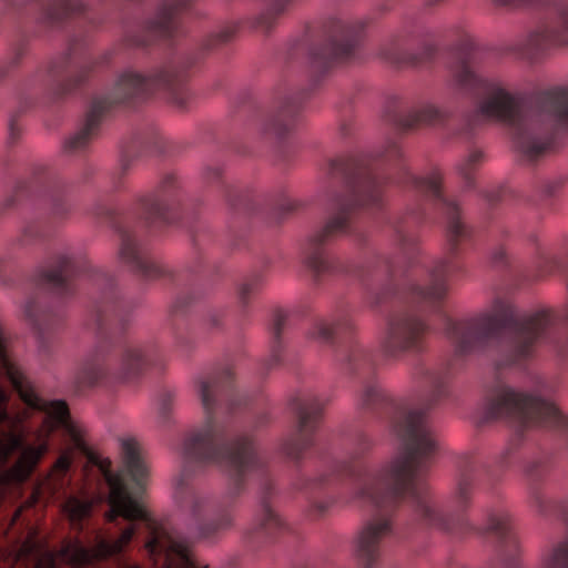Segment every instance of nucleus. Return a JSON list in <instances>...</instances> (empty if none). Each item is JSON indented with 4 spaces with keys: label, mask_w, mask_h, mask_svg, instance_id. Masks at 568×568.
<instances>
[{
    "label": "nucleus",
    "mask_w": 568,
    "mask_h": 568,
    "mask_svg": "<svg viewBox=\"0 0 568 568\" xmlns=\"http://www.w3.org/2000/svg\"><path fill=\"white\" fill-rule=\"evenodd\" d=\"M87 458H88V460H89L91 464H93V465H95V466L98 465V463H99V460H100L99 456H98L97 454L92 453V452H88V453H87Z\"/></svg>",
    "instance_id": "obj_39"
},
{
    "label": "nucleus",
    "mask_w": 568,
    "mask_h": 568,
    "mask_svg": "<svg viewBox=\"0 0 568 568\" xmlns=\"http://www.w3.org/2000/svg\"><path fill=\"white\" fill-rule=\"evenodd\" d=\"M253 456L252 443L245 438L234 443L227 455V460L237 473H241L246 465L252 463Z\"/></svg>",
    "instance_id": "obj_13"
},
{
    "label": "nucleus",
    "mask_w": 568,
    "mask_h": 568,
    "mask_svg": "<svg viewBox=\"0 0 568 568\" xmlns=\"http://www.w3.org/2000/svg\"><path fill=\"white\" fill-rule=\"evenodd\" d=\"M424 327L420 323H413L405 325L403 327H398L397 331L392 335L389 339V344H397L400 335L409 333L416 336L418 333L423 332Z\"/></svg>",
    "instance_id": "obj_22"
},
{
    "label": "nucleus",
    "mask_w": 568,
    "mask_h": 568,
    "mask_svg": "<svg viewBox=\"0 0 568 568\" xmlns=\"http://www.w3.org/2000/svg\"><path fill=\"white\" fill-rule=\"evenodd\" d=\"M202 398L205 405L209 404V384L202 383Z\"/></svg>",
    "instance_id": "obj_38"
},
{
    "label": "nucleus",
    "mask_w": 568,
    "mask_h": 568,
    "mask_svg": "<svg viewBox=\"0 0 568 568\" xmlns=\"http://www.w3.org/2000/svg\"><path fill=\"white\" fill-rule=\"evenodd\" d=\"M549 148V144H532L525 150V155L528 160L534 161L542 155Z\"/></svg>",
    "instance_id": "obj_26"
},
{
    "label": "nucleus",
    "mask_w": 568,
    "mask_h": 568,
    "mask_svg": "<svg viewBox=\"0 0 568 568\" xmlns=\"http://www.w3.org/2000/svg\"><path fill=\"white\" fill-rule=\"evenodd\" d=\"M118 516H121L120 515V509L115 508V507H112V509L106 514V520L108 521H113V520H115V518Z\"/></svg>",
    "instance_id": "obj_35"
},
{
    "label": "nucleus",
    "mask_w": 568,
    "mask_h": 568,
    "mask_svg": "<svg viewBox=\"0 0 568 568\" xmlns=\"http://www.w3.org/2000/svg\"><path fill=\"white\" fill-rule=\"evenodd\" d=\"M50 416L57 419L60 424H67L70 418V412L68 404L64 400H54L49 404Z\"/></svg>",
    "instance_id": "obj_21"
},
{
    "label": "nucleus",
    "mask_w": 568,
    "mask_h": 568,
    "mask_svg": "<svg viewBox=\"0 0 568 568\" xmlns=\"http://www.w3.org/2000/svg\"><path fill=\"white\" fill-rule=\"evenodd\" d=\"M205 439H206V437H205V436H203V435H196V436H194V437L191 439L193 448L195 449L197 446H200L202 443H204V442H205Z\"/></svg>",
    "instance_id": "obj_36"
},
{
    "label": "nucleus",
    "mask_w": 568,
    "mask_h": 568,
    "mask_svg": "<svg viewBox=\"0 0 568 568\" xmlns=\"http://www.w3.org/2000/svg\"><path fill=\"white\" fill-rule=\"evenodd\" d=\"M463 226L460 224L458 215H453L452 221L449 223V233L452 240H455L458 235L462 234Z\"/></svg>",
    "instance_id": "obj_29"
},
{
    "label": "nucleus",
    "mask_w": 568,
    "mask_h": 568,
    "mask_svg": "<svg viewBox=\"0 0 568 568\" xmlns=\"http://www.w3.org/2000/svg\"><path fill=\"white\" fill-rule=\"evenodd\" d=\"M445 293H446L445 287L439 286L438 288H436V292L434 293V297L435 298H442V297L445 296Z\"/></svg>",
    "instance_id": "obj_42"
},
{
    "label": "nucleus",
    "mask_w": 568,
    "mask_h": 568,
    "mask_svg": "<svg viewBox=\"0 0 568 568\" xmlns=\"http://www.w3.org/2000/svg\"><path fill=\"white\" fill-rule=\"evenodd\" d=\"M105 109V104L101 101L93 103L92 109L88 114L84 129L68 141L67 146L70 150H78L87 144L92 130L98 126L99 120Z\"/></svg>",
    "instance_id": "obj_12"
},
{
    "label": "nucleus",
    "mask_w": 568,
    "mask_h": 568,
    "mask_svg": "<svg viewBox=\"0 0 568 568\" xmlns=\"http://www.w3.org/2000/svg\"><path fill=\"white\" fill-rule=\"evenodd\" d=\"M95 381H88L90 385H93Z\"/></svg>",
    "instance_id": "obj_51"
},
{
    "label": "nucleus",
    "mask_w": 568,
    "mask_h": 568,
    "mask_svg": "<svg viewBox=\"0 0 568 568\" xmlns=\"http://www.w3.org/2000/svg\"><path fill=\"white\" fill-rule=\"evenodd\" d=\"M47 450L45 444L22 448L18 459L7 469L6 478L11 483H24L34 471Z\"/></svg>",
    "instance_id": "obj_7"
},
{
    "label": "nucleus",
    "mask_w": 568,
    "mask_h": 568,
    "mask_svg": "<svg viewBox=\"0 0 568 568\" xmlns=\"http://www.w3.org/2000/svg\"><path fill=\"white\" fill-rule=\"evenodd\" d=\"M545 99L552 105L558 116L568 115V90L558 88L546 92Z\"/></svg>",
    "instance_id": "obj_19"
},
{
    "label": "nucleus",
    "mask_w": 568,
    "mask_h": 568,
    "mask_svg": "<svg viewBox=\"0 0 568 568\" xmlns=\"http://www.w3.org/2000/svg\"><path fill=\"white\" fill-rule=\"evenodd\" d=\"M60 4L63 7L65 14L80 13L85 8L81 0H60Z\"/></svg>",
    "instance_id": "obj_25"
},
{
    "label": "nucleus",
    "mask_w": 568,
    "mask_h": 568,
    "mask_svg": "<svg viewBox=\"0 0 568 568\" xmlns=\"http://www.w3.org/2000/svg\"><path fill=\"white\" fill-rule=\"evenodd\" d=\"M395 429L403 442L404 452L393 463L388 479L393 495L399 496L412 487L422 462L434 450L435 444L418 413H408L404 423L396 425Z\"/></svg>",
    "instance_id": "obj_2"
},
{
    "label": "nucleus",
    "mask_w": 568,
    "mask_h": 568,
    "mask_svg": "<svg viewBox=\"0 0 568 568\" xmlns=\"http://www.w3.org/2000/svg\"><path fill=\"white\" fill-rule=\"evenodd\" d=\"M554 567L568 568V541L561 544L552 557Z\"/></svg>",
    "instance_id": "obj_23"
},
{
    "label": "nucleus",
    "mask_w": 568,
    "mask_h": 568,
    "mask_svg": "<svg viewBox=\"0 0 568 568\" xmlns=\"http://www.w3.org/2000/svg\"><path fill=\"white\" fill-rule=\"evenodd\" d=\"M389 530L386 520L368 524L359 534L357 544V557L365 568H371L378 557V542Z\"/></svg>",
    "instance_id": "obj_6"
},
{
    "label": "nucleus",
    "mask_w": 568,
    "mask_h": 568,
    "mask_svg": "<svg viewBox=\"0 0 568 568\" xmlns=\"http://www.w3.org/2000/svg\"><path fill=\"white\" fill-rule=\"evenodd\" d=\"M483 158V153L479 152V151H476L474 152L470 156H469V162L470 163H476L478 161H480V159Z\"/></svg>",
    "instance_id": "obj_40"
},
{
    "label": "nucleus",
    "mask_w": 568,
    "mask_h": 568,
    "mask_svg": "<svg viewBox=\"0 0 568 568\" xmlns=\"http://www.w3.org/2000/svg\"><path fill=\"white\" fill-rule=\"evenodd\" d=\"M443 120L444 114L433 106H427L408 115L400 122V125L405 129H413L419 125L435 124Z\"/></svg>",
    "instance_id": "obj_14"
},
{
    "label": "nucleus",
    "mask_w": 568,
    "mask_h": 568,
    "mask_svg": "<svg viewBox=\"0 0 568 568\" xmlns=\"http://www.w3.org/2000/svg\"><path fill=\"white\" fill-rule=\"evenodd\" d=\"M560 20L566 30H568V13H562Z\"/></svg>",
    "instance_id": "obj_44"
},
{
    "label": "nucleus",
    "mask_w": 568,
    "mask_h": 568,
    "mask_svg": "<svg viewBox=\"0 0 568 568\" xmlns=\"http://www.w3.org/2000/svg\"><path fill=\"white\" fill-rule=\"evenodd\" d=\"M547 312L536 313L516 325L511 312L484 317L471 326L456 325L453 338L457 342V352L467 354L489 345L507 328L515 329L516 352L526 355L536 341L551 326Z\"/></svg>",
    "instance_id": "obj_1"
},
{
    "label": "nucleus",
    "mask_w": 568,
    "mask_h": 568,
    "mask_svg": "<svg viewBox=\"0 0 568 568\" xmlns=\"http://www.w3.org/2000/svg\"><path fill=\"white\" fill-rule=\"evenodd\" d=\"M70 267V261L65 257H62L59 261V265L57 270L45 271L41 274V280L43 284L50 287H62L67 282V273Z\"/></svg>",
    "instance_id": "obj_17"
},
{
    "label": "nucleus",
    "mask_w": 568,
    "mask_h": 568,
    "mask_svg": "<svg viewBox=\"0 0 568 568\" xmlns=\"http://www.w3.org/2000/svg\"><path fill=\"white\" fill-rule=\"evenodd\" d=\"M284 320H285V317L283 315H281V314L276 315V324H275V326H276V335L277 336L281 333L282 326L284 324Z\"/></svg>",
    "instance_id": "obj_37"
},
{
    "label": "nucleus",
    "mask_w": 568,
    "mask_h": 568,
    "mask_svg": "<svg viewBox=\"0 0 568 568\" xmlns=\"http://www.w3.org/2000/svg\"><path fill=\"white\" fill-rule=\"evenodd\" d=\"M34 568H55L53 555L51 552H45L40 556L34 565Z\"/></svg>",
    "instance_id": "obj_27"
},
{
    "label": "nucleus",
    "mask_w": 568,
    "mask_h": 568,
    "mask_svg": "<svg viewBox=\"0 0 568 568\" xmlns=\"http://www.w3.org/2000/svg\"><path fill=\"white\" fill-rule=\"evenodd\" d=\"M32 503H36V499H30V501L28 503V505H32Z\"/></svg>",
    "instance_id": "obj_49"
},
{
    "label": "nucleus",
    "mask_w": 568,
    "mask_h": 568,
    "mask_svg": "<svg viewBox=\"0 0 568 568\" xmlns=\"http://www.w3.org/2000/svg\"><path fill=\"white\" fill-rule=\"evenodd\" d=\"M7 400L4 392L0 388V405Z\"/></svg>",
    "instance_id": "obj_46"
},
{
    "label": "nucleus",
    "mask_w": 568,
    "mask_h": 568,
    "mask_svg": "<svg viewBox=\"0 0 568 568\" xmlns=\"http://www.w3.org/2000/svg\"><path fill=\"white\" fill-rule=\"evenodd\" d=\"M144 82L136 74H124L118 83L119 95L122 100L138 97L143 92Z\"/></svg>",
    "instance_id": "obj_16"
},
{
    "label": "nucleus",
    "mask_w": 568,
    "mask_h": 568,
    "mask_svg": "<svg viewBox=\"0 0 568 568\" xmlns=\"http://www.w3.org/2000/svg\"><path fill=\"white\" fill-rule=\"evenodd\" d=\"M70 464H71L70 458L68 456H65V455H62L54 463V465L52 467V470L53 471L64 473V471H67L69 469Z\"/></svg>",
    "instance_id": "obj_30"
},
{
    "label": "nucleus",
    "mask_w": 568,
    "mask_h": 568,
    "mask_svg": "<svg viewBox=\"0 0 568 568\" xmlns=\"http://www.w3.org/2000/svg\"><path fill=\"white\" fill-rule=\"evenodd\" d=\"M474 78L475 77H474L473 72L466 65H462V71L457 75L458 82L462 85H465V84L470 83L474 80Z\"/></svg>",
    "instance_id": "obj_31"
},
{
    "label": "nucleus",
    "mask_w": 568,
    "mask_h": 568,
    "mask_svg": "<svg viewBox=\"0 0 568 568\" xmlns=\"http://www.w3.org/2000/svg\"><path fill=\"white\" fill-rule=\"evenodd\" d=\"M488 415L491 418L515 415L525 423L536 420L551 428H564L568 425L566 417L554 403L517 393L511 388L503 389L491 402Z\"/></svg>",
    "instance_id": "obj_3"
},
{
    "label": "nucleus",
    "mask_w": 568,
    "mask_h": 568,
    "mask_svg": "<svg viewBox=\"0 0 568 568\" xmlns=\"http://www.w3.org/2000/svg\"><path fill=\"white\" fill-rule=\"evenodd\" d=\"M92 500L82 501L77 497H69L64 503V511L71 521H80L91 515Z\"/></svg>",
    "instance_id": "obj_15"
},
{
    "label": "nucleus",
    "mask_w": 568,
    "mask_h": 568,
    "mask_svg": "<svg viewBox=\"0 0 568 568\" xmlns=\"http://www.w3.org/2000/svg\"><path fill=\"white\" fill-rule=\"evenodd\" d=\"M190 0H178L176 3L164 6L158 17L150 23L149 31L158 38H169L175 30L174 13L189 4Z\"/></svg>",
    "instance_id": "obj_10"
},
{
    "label": "nucleus",
    "mask_w": 568,
    "mask_h": 568,
    "mask_svg": "<svg viewBox=\"0 0 568 568\" xmlns=\"http://www.w3.org/2000/svg\"><path fill=\"white\" fill-rule=\"evenodd\" d=\"M139 268L142 272V274L148 277H158V276L163 275L162 270L159 266H155L153 264H150V265L139 264Z\"/></svg>",
    "instance_id": "obj_28"
},
{
    "label": "nucleus",
    "mask_w": 568,
    "mask_h": 568,
    "mask_svg": "<svg viewBox=\"0 0 568 568\" xmlns=\"http://www.w3.org/2000/svg\"><path fill=\"white\" fill-rule=\"evenodd\" d=\"M442 180L439 178H432L427 182V187L433 192L434 195L440 196Z\"/></svg>",
    "instance_id": "obj_32"
},
{
    "label": "nucleus",
    "mask_w": 568,
    "mask_h": 568,
    "mask_svg": "<svg viewBox=\"0 0 568 568\" xmlns=\"http://www.w3.org/2000/svg\"><path fill=\"white\" fill-rule=\"evenodd\" d=\"M320 334L324 338H328L331 336V329L327 327L321 328Z\"/></svg>",
    "instance_id": "obj_43"
},
{
    "label": "nucleus",
    "mask_w": 568,
    "mask_h": 568,
    "mask_svg": "<svg viewBox=\"0 0 568 568\" xmlns=\"http://www.w3.org/2000/svg\"><path fill=\"white\" fill-rule=\"evenodd\" d=\"M6 419H8L7 412H0V424ZM22 446L23 435L13 423L6 429L0 428V464L7 463L12 454L22 448Z\"/></svg>",
    "instance_id": "obj_11"
},
{
    "label": "nucleus",
    "mask_w": 568,
    "mask_h": 568,
    "mask_svg": "<svg viewBox=\"0 0 568 568\" xmlns=\"http://www.w3.org/2000/svg\"><path fill=\"white\" fill-rule=\"evenodd\" d=\"M418 510L425 518L429 517L432 513L430 506L427 505L426 503H420L418 505Z\"/></svg>",
    "instance_id": "obj_34"
},
{
    "label": "nucleus",
    "mask_w": 568,
    "mask_h": 568,
    "mask_svg": "<svg viewBox=\"0 0 568 568\" xmlns=\"http://www.w3.org/2000/svg\"><path fill=\"white\" fill-rule=\"evenodd\" d=\"M351 51V48L349 47H345L343 48L341 51L338 49H335L334 50V55L335 57H341V55H344V54H348Z\"/></svg>",
    "instance_id": "obj_41"
},
{
    "label": "nucleus",
    "mask_w": 568,
    "mask_h": 568,
    "mask_svg": "<svg viewBox=\"0 0 568 568\" xmlns=\"http://www.w3.org/2000/svg\"><path fill=\"white\" fill-rule=\"evenodd\" d=\"M34 547L36 545L32 541L26 540L20 548V554L23 556H28L33 552Z\"/></svg>",
    "instance_id": "obj_33"
},
{
    "label": "nucleus",
    "mask_w": 568,
    "mask_h": 568,
    "mask_svg": "<svg viewBox=\"0 0 568 568\" xmlns=\"http://www.w3.org/2000/svg\"><path fill=\"white\" fill-rule=\"evenodd\" d=\"M298 417V427L303 429L307 424L316 419L322 414V408L316 403L304 404L300 400L293 402Z\"/></svg>",
    "instance_id": "obj_18"
},
{
    "label": "nucleus",
    "mask_w": 568,
    "mask_h": 568,
    "mask_svg": "<svg viewBox=\"0 0 568 568\" xmlns=\"http://www.w3.org/2000/svg\"><path fill=\"white\" fill-rule=\"evenodd\" d=\"M122 448L123 463L131 479L142 490H145L150 477V469L142 457L139 443L134 439H125L122 442Z\"/></svg>",
    "instance_id": "obj_8"
},
{
    "label": "nucleus",
    "mask_w": 568,
    "mask_h": 568,
    "mask_svg": "<svg viewBox=\"0 0 568 568\" xmlns=\"http://www.w3.org/2000/svg\"><path fill=\"white\" fill-rule=\"evenodd\" d=\"M346 224L345 217H337L331 221L323 230V232L320 234V237H325L327 235H331L335 233L338 230H342Z\"/></svg>",
    "instance_id": "obj_24"
},
{
    "label": "nucleus",
    "mask_w": 568,
    "mask_h": 568,
    "mask_svg": "<svg viewBox=\"0 0 568 568\" xmlns=\"http://www.w3.org/2000/svg\"><path fill=\"white\" fill-rule=\"evenodd\" d=\"M32 503H36V499H30V501L28 503V505H32Z\"/></svg>",
    "instance_id": "obj_50"
},
{
    "label": "nucleus",
    "mask_w": 568,
    "mask_h": 568,
    "mask_svg": "<svg viewBox=\"0 0 568 568\" xmlns=\"http://www.w3.org/2000/svg\"><path fill=\"white\" fill-rule=\"evenodd\" d=\"M480 113L499 121L513 122L519 113V104L511 95L500 91L480 105Z\"/></svg>",
    "instance_id": "obj_9"
},
{
    "label": "nucleus",
    "mask_w": 568,
    "mask_h": 568,
    "mask_svg": "<svg viewBox=\"0 0 568 568\" xmlns=\"http://www.w3.org/2000/svg\"><path fill=\"white\" fill-rule=\"evenodd\" d=\"M20 513H21V508H19V509L16 511V514H14V516H13V520H16V519L20 516Z\"/></svg>",
    "instance_id": "obj_47"
},
{
    "label": "nucleus",
    "mask_w": 568,
    "mask_h": 568,
    "mask_svg": "<svg viewBox=\"0 0 568 568\" xmlns=\"http://www.w3.org/2000/svg\"><path fill=\"white\" fill-rule=\"evenodd\" d=\"M97 466L102 471L103 477L110 487V491H113L115 486L120 487L124 485L120 475L111 473V462L109 459H100Z\"/></svg>",
    "instance_id": "obj_20"
},
{
    "label": "nucleus",
    "mask_w": 568,
    "mask_h": 568,
    "mask_svg": "<svg viewBox=\"0 0 568 568\" xmlns=\"http://www.w3.org/2000/svg\"><path fill=\"white\" fill-rule=\"evenodd\" d=\"M134 534L133 527L124 529L119 539L109 542L99 539L93 547H84L80 542H67L60 550V556L67 558L68 562L74 567H83L98 561H103L111 556L122 551L123 547L131 540Z\"/></svg>",
    "instance_id": "obj_5"
},
{
    "label": "nucleus",
    "mask_w": 568,
    "mask_h": 568,
    "mask_svg": "<svg viewBox=\"0 0 568 568\" xmlns=\"http://www.w3.org/2000/svg\"><path fill=\"white\" fill-rule=\"evenodd\" d=\"M109 504L111 507L120 509V515L128 520L142 519L146 524L151 538L145 544V548L150 554H154L156 548L164 549L166 552V565H169V556L175 557L176 552L171 549V545L178 544L172 540L169 532L154 519L150 518L148 513L131 498L125 485L115 486L110 491Z\"/></svg>",
    "instance_id": "obj_4"
},
{
    "label": "nucleus",
    "mask_w": 568,
    "mask_h": 568,
    "mask_svg": "<svg viewBox=\"0 0 568 568\" xmlns=\"http://www.w3.org/2000/svg\"><path fill=\"white\" fill-rule=\"evenodd\" d=\"M32 503H36V499H30V501L28 503V505H32Z\"/></svg>",
    "instance_id": "obj_48"
},
{
    "label": "nucleus",
    "mask_w": 568,
    "mask_h": 568,
    "mask_svg": "<svg viewBox=\"0 0 568 568\" xmlns=\"http://www.w3.org/2000/svg\"><path fill=\"white\" fill-rule=\"evenodd\" d=\"M310 265H311L314 270H320L318 260H317V258H315V257L310 260Z\"/></svg>",
    "instance_id": "obj_45"
}]
</instances>
